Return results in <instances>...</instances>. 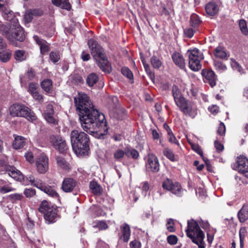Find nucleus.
<instances>
[{
    "label": "nucleus",
    "instance_id": "nucleus-1",
    "mask_svg": "<svg viewBox=\"0 0 248 248\" xmlns=\"http://www.w3.org/2000/svg\"><path fill=\"white\" fill-rule=\"evenodd\" d=\"M81 127L84 130L92 134H96L98 138H104L108 127L105 116L93 108L78 113Z\"/></svg>",
    "mask_w": 248,
    "mask_h": 248
},
{
    "label": "nucleus",
    "instance_id": "nucleus-2",
    "mask_svg": "<svg viewBox=\"0 0 248 248\" xmlns=\"http://www.w3.org/2000/svg\"><path fill=\"white\" fill-rule=\"evenodd\" d=\"M88 46L92 55L96 60L100 68L104 72H110V64L102 47L93 38L88 40Z\"/></svg>",
    "mask_w": 248,
    "mask_h": 248
},
{
    "label": "nucleus",
    "instance_id": "nucleus-3",
    "mask_svg": "<svg viewBox=\"0 0 248 248\" xmlns=\"http://www.w3.org/2000/svg\"><path fill=\"white\" fill-rule=\"evenodd\" d=\"M70 140L73 149L77 155L87 154L89 150L90 139L86 133L73 130L70 134Z\"/></svg>",
    "mask_w": 248,
    "mask_h": 248
},
{
    "label": "nucleus",
    "instance_id": "nucleus-4",
    "mask_svg": "<svg viewBox=\"0 0 248 248\" xmlns=\"http://www.w3.org/2000/svg\"><path fill=\"white\" fill-rule=\"evenodd\" d=\"M186 232L187 236L198 246L199 248H205L204 234L196 221L193 219L187 221Z\"/></svg>",
    "mask_w": 248,
    "mask_h": 248
},
{
    "label": "nucleus",
    "instance_id": "nucleus-5",
    "mask_svg": "<svg viewBox=\"0 0 248 248\" xmlns=\"http://www.w3.org/2000/svg\"><path fill=\"white\" fill-rule=\"evenodd\" d=\"M38 211L44 215V218L48 224L54 222L58 217L57 207L47 201H43Z\"/></svg>",
    "mask_w": 248,
    "mask_h": 248
},
{
    "label": "nucleus",
    "instance_id": "nucleus-6",
    "mask_svg": "<svg viewBox=\"0 0 248 248\" xmlns=\"http://www.w3.org/2000/svg\"><path fill=\"white\" fill-rule=\"evenodd\" d=\"M9 110L10 114L13 116L25 117L31 121L36 119L35 113L24 105L13 104L11 106Z\"/></svg>",
    "mask_w": 248,
    "mask_h": 248
},
{
    "label": "nucleus",
    "instance_id": "nucleus-7",
    "mask_svg": "<svg viewBox=\"0 0 248 248\" xmlns=\"http://www.w3.org/2000/svg\"><path fill=\"white\" fill-rule=\"evenodd\" d=\"M25 37L23 28L17 22L11 25L9 33L7 34V38L11 44L15 45L16 41L22 42L25 40Z\"/></svg>",
    "mask_w": 248,
    "mask_h": 248
},
{
    "label": "nucleus",
    "instance_id": "nucleus-8",
    "mask_svg": "<svg viewBox=\"0 0 248 248\" xmlns=\"http://www.w3.org/2000/svg\"><path fill=\"white\" fill-rule=\"evenodd\" d=\"M74 99L77 113L91 108L93 107L89 97L84 93H78V95L74 97Z\"/></svg>",
    "mask_w": 248,
    "mask_h": 248
},
{
    "label": "nucleus",
    "instance_id": "nucleus-9",
    "mask_svg": "<svg viewBox=\"0 0 248 248\" xmlns=\"http://www.w3.org/2000/svg\"><path fill=\"white\" fill-rule=\"evenodd\" d=\"M189 57V67L194 71H198L201 69L200 62L203 59V54L197 48L188 51Z\"/></svg>",
    "mask_w": 248,
    "mask_h": 248
},
{
    "label": "nucleus",
    "instance_id": "nucleus-10",
    "mask_svg": "<svg viewBox=\"0 0 248 248\" xmlns=\"http://www.w3.org/2000/svg\"><path fill=\"white\" fill-rule=\"evenodd\" d=\"M177 106L187 116L194 118L197 114L196 105L193 102L187 101L185 99Z\"/></svg>",
    "mask_w": 248,
    "mask_h": 248
},
{
    "label": "nucleus",
    "instance_id": "nucleus-11",
    "mask_svg": "<svg viewBox=\"0 0 248 248\" xmlns=\"http://www.w3.org/2000/svg\"><path fill=\"white\" fill-rule=\"evenodd\" d=\"M49 141L51 145L60 153H65L68 149L65 140L60 135H50L49 138Z\"/></svg>",
    "mask_w": 248,
    "mask_h": 248
},
{
    "label": "nucleus",
    "instance_id": "nucleus-12",
    "mask_svg": "<svg viewBox=\"0 0 248 248\" xmlns=\"http://www.w3.org/2000/svg\"><path fill=\"white\" fill-rule=\"evenodd\" d=\"M162 187L177 196L181 197L183 195V189L181 185L177 182H173L171 179H165L162 183Z\"/></svg>",
    "mask_w": 248,
    "mask_h": 248
},
{
    "label": "nucleus",
    "instance_id": "nucleus-13",
    "mask_svg": "<svg viewBox=\"0 0 248 248\" xmlns=\"http://www.w3.org/2000/svg\"><path fill=\"white\" fill-rule=\"evenodd\" d=\"M146 170L157 173L159 171L160 165L157 157L153 154H149L145 163Z\"/></svg>",
    "mask_w": 248,
    "mask_h": 248
},
{
    "label": "nucleus",
    "instance_id": "nucleus-14",
    "mask_svg": "<svg viewBox=\"0 0 248 248\" xmlns=\"http://www.w3.org/2000/svg\"><path fill=\"white\" fill-rule=\"evenodd\" d=\"M48 158L44 153L40 154L36 159L35 166L38 172L45 173L48 170Z\"/></svg>",
    "mask_w": 248,
    "mask_h": 248
},
{
    "label": "nucleus",
    "instance_id": "nucleus-15",
    "mask_svg": "<svg viewBox=\"0 0 248 248\" xmlns=\"http://www.w3.org/2000/svg\"><path fill=\"white\" fill-rule=\"evenodd\" d=\"M233 168L248 178V159L245 157L238 156L237 158L236 164L233 165Z\"/></svg>",
    "mask_w": 248,
    "mask_h": 248
},
{
    "label": "nucleus",
    "instance_id": "nucleus-16",
    "mask_svg": "<svg viewBox=\"0 0 248 248\" xmlns=\"http://www.w3.org/2000/svg\"><path fill=\"white\" fill-rule=\"evenodd\" d=\"M35 186L36 187L41 189L49 196L53 198L59 197L58 194L53 187L45 185L42 181H38Z\"/></svg>",
    "mask_w": 248,
    "mask_h": 248
},
{
    "label": "nucleus",
    "instance_id": "nucleus-17",
    "mask_svg": "<svg viewBox=\"0 0 248 248\" xmlns=\"http://www.w3.org/2000/svg\"><path fill=\"white\" fill-rule=\"evenodd\" d=\"M0 11L4 19L7 20H13L14 23H15L17 19L15 18L14 13L8 8L7 5H2L0 3Z\"/></svg>",
    "mask_w": 248,
    "mask_h": 248
},
{
    "label": "nucleus",
    "instance_id": "nucleus-18",
    "mask_svg": "<svg viewBox=\"0 0 248 248\" xmlns=\"http://www.w3.org/2000/svg\"><path fill=\"white\" fill-rule=\"evenodd\" d=\"M77 182L72 178H65L62 182V188L65 192H71L76 186Z\"/></svg>",
    "mask_w": 248,
    "mask_h": 248
},
{
    "label": "nucleus",
    "instance_id": "nucleus-19",
    "mask_svg": "<svg viewBox=\"0 0 248 248\" xmlns=\"http://www.w3.org/2000/svg\"><path fill=\"white\" fill-rule=\"evenodd\" d=\"M6 171L9 176L16 180L21 181L24 179V176L22 173L14 166L8 167Z\"/></svg>",
    "mask_w": 248,
    "mask_h": 248
},
{
    "label": "nucleus",
    "instance_id": "nucleus-20",
    "mask_svg": "<svg viewBox=\"0 0 248 248\" xmlns=\"http://www.w3.org/2000/svg\"><path fill=\"white\" fill-rule=\"evenodd\" d=\"M33 38L36 44L39 46L41 53L42 54H44L49 51V45L46 40L40 38L37 35H34Z\"/></svg>",
    "mask_w": 248,
    "mask_h": 248
},
{
    "label": "nucleus",
    "instance_id": "nucleus-21",
    "mask_svg": "<svg viewBox=\"0 0 248 248\" xmlns=\"http://www.w3.org/2000/svg\"><path fill=\"white\" fill-rule=\"evenodd\" d=\"M174 63L182 69H185L186 63L183 56L178 52H175L171 56Z\"/></svg>",
    "mask_w": 248,
    "mask_h": 248
},
{
    "label": "nucleus",
    "instance_id": "nucleus-22",
    "mask_svg": "<svg viewBox=\"0 0 248 248\" xmlns=\"http://www.w3.org/2000/svg\"><path fill=\"white\" fill-rule=\"evenodd\" d=\"M202 74L205 76L206 79L208 81L209 83L212 87H213L216 85L217 77L213 71L203 70Z\"/></svg>",
    "mask_w": 248,
    "mask_h": 248
},
{
    "label": "nucleus",
    "instance_id": "nucleus-23",
    "mask_svg": "<svg viewBox=\"0 0 248 248\" xmlns=\"http://www.w3.org/2000/svg\"><path fill=\"white\" fill-rule=\"evenodd\" d=\"M121 229L122 234L120 239L123 240L124 242H127L129 240L131 234L130 227L127 224L125 223L121 227Z\"/></svg>",
    "mask_w": 248,
    "mask_h": 248
},
{
    "label": "nucleus",
    "instance_id": "nucleus-24",
    "mask_svg": "<svg viewBox=\"0 0 248 248\" xmlns=\"http://www.w3.org/2000/svg\"><path fill=\"white\" fill-rule=\"evenodd\" d=\"M214 54L217 58L223 60H228V55L224 47L218 46L213 51Z\"/></svg>",
    "mask_w": 248,
    "mask_h": 248
},
{
    "label": "nucleus",
    "instance_id": "nucleus-25",
    "mask_svg": "<svg viewBox=\"0 0 248 248\" xmlns=\"http://www.w3.org/2000/svg\"><path fill=\"white\" fill-rule=\"evenodd\" d=\"M172 93L176 105H177L181 102H182V100H184L185 99L182 96L181 92L178 89V87L176 85H173L172 87Z\"/></svg>",
    "mask_w": 248,
    "mask_h": 248
},
{
    "label": "nucleus",
    "instance_id": "nucleus-26",
    "mask_svg": "<svg viewBox=\"0 0 248 248\" xmlns=\"http://www.w3.org/2000/svg\"><path fill=\"white\" fill-rule=\"evenodd\" d=\"M237 215L240 222L243 223L247 220L248 219V205H243Z\"/></svg>",
    "mask_w": 248,
    "mask_h": 248
},
{
    "label": "nucleus",
    "instance_id": "nucleus-27",
    "mask_svg": "<svg viewBox=\"0 0 248 248\" xmlns=\"http://www.w3.org/2000/svg\"><path fill=\"white\" fill-rule=\"evenodd\" d=\"M26 144V139L21 136H16L13 143V147L17 150L22 148Z\"/></svg>",
    "mask_w": 248,
    "mask_h": 248
},
{
    "label": "nucleus",
    "instance_id": "nucleus-28",
    "mask_svg": "<svg viewBox=\"0 0 248 248\" xmlns=\"http://www.w3.org/2000/svg\"><path fill=\"white\" fill-rule=\"evenodd\" d=\"M52 2L55 5L68 11L71 8V4L68 0H52Z\"/></svg>",
    "mask_w": 248,
    "mask_h": 248
},
{
    "label": "nucleus",
    "instance_id": "nucleus-29",
    "mask_svg": "<svg viewBox=\"0 0 248 248\" xmlns=\"http://www.w3.org/2000/svg\"><path fill=\"white\" fill-rule=\"evenodd\" d=\"M205 10L209 15L214 16L218 12V9L215 3L209 2L205 6Z\"/></svg>",
    "mask_w": 248,
    "mask_h": 248
},
{
    "label": "nucleus",
    "instance_id": "nucleus-30",
    "mask_svg": "<svg viewBox=\"0 0 248 248\" xmlns=\"http://www.w3.org/2000/svg\"><path fill=\"white\" fill-rule=\"evenodd\" d=\"M125 155L128 157H131L134 159H137L139 157V152L130 147H125Z\"/></svg>",
    "mask_w": 248,
    "mask_h": 248
},
{
    "label": "nucleus",
    "instance_id": "nucleus-31",
    "mask_svg": "<svg viewBox=\"0 0 248 248\" xmlns=\"http://www.w3.org/2000/svg\"><path fill=\"white\" fill-rule=\"evenodd\" d=\"M99 80V77L98 75L94 73L90 74L86 78V82L87 85L92 87Z\"/></svg>",
    "mask_w": 248,
    "mask_h": 248
},
{
    "label": "nucleus",
    "instance_id": "nucleus-32",
    "mask_svg": "<svg viewBox=\"0 0 248 248\" xmlns=\"http://www.w3.org/2000/svg\"><path fill=\"white\" fill-rule=\"evenodd\" d=\"M35 72L32 68L28 69L23 77L20 76V79L21 82L32 79L35 76Z\"/></svg>",
    "mask_w": 248,
    "mask_h": 248
},
{
    "label": "nucleus",
    "instance_id": "nucleus-33",
    "mask_svg": "<svg viewBox=\"0 0 248 248\" xmlns=\"http://www.w3.org/2000/svg\"><path fill=\"white\" fill-rule=\"evenodd\" d=\"M90 187L92 192L95 195H99L102 193V189L101 187L94 181H92L90 183Z\"/></svg>",
    "mask_w": 248,
    "mask_h": 248
},
{
    "label": "nucleus",
    "instance_id": "nucleus-34",
    "mask_svg": "<svg viewBox=\"0 0 248 248\" xmlns=\"http://www.w3.org/2000/svg\"><path fill=\"white\" fill-rule=\"evenodd\" d=\"M56 160L57 163L59 167L64 170L69 169V164L65 160L64 158L60 156H57L56 157Z\"/></svg>",
    "mask_w": 248,
    "mask_h": 248
},
{
    "label": "nucleus",
    "instance_id": "nucleus-35",
    "mask_svg": "<svg viewBox=\"0 0 248 248\" xmlns=\"http://www.w3.org/2000/svg\"><path fill=\"white\" fill-rule=\"evenodd\" d=\"M11 56V51L6 48L0 52V60L4 62H7L10 60Z\"/></svg>",
    "mask_w": 248,
    "mask_h": 248
},
{
    "label": "nucleus",
    "instance_id": "nucleus-36",
    "mask_svg": "<svg viewBox=\"0 0 248 248\" xmlns=\"http://www.w3.org/2000/svg\"><path fill=\"white\" fill-rule=\"evenodd\" d=\"M41 86L46 92H49L52 89V81L49 79H45L41 82Z\"/></svg>",
    "mask_w": 248,
    "mask_h": 248
},
{
    "label": "nucleus",
    "instance_id": "nucleus-37",
    "mask_svg": "<svg viewBox=\"0 0 248 248\" xmlns=\"http://www.w3.org/2000/svg\"><path fill=\"white\" fill-rule=\"evenodd\" d=\"M14 58L16 61L21 62L26 59L25 52L23 50H18L15 51Z\"/></svg>",
    "mask_w": 248,
    "mask_h": 248
},
{
    "label": "nucleus",
    "instance_id": "nucleus-38",
    "mask_svg": "<svg viewBox=\"0 0 248 248\" xmlns=\"http://www.w3.org/2000/svg\"><path fill=\"white\" fill-rule=\"evenodd\" d=\"M214 65L216 70L220 73L223 72L227 69L226 65L218 60H214Z\"/></svg>",
    "mask_w": 248,
    "mask_h": 248
},
{
    "label": "nucleus",
    "instance_id": "nucleus-39",
    "mask_svg": "<svg viewBox=\"0 0 248 248\" xmlns=\"http://www.w3.org/2000/svg\"><path fill=\"white\" fill-rule=\"evenodd\" d=\"M163 153V155L170 161L173 162L177 161L175 156L171 150L166 148L164 149Z\"/></svg>",
    "mask_w": 248,
    "mask_h": 248
},
{
    "label": "nucleus",
    "instance_id": "nucleus-40",
    "mask_svg": "<svg viewBox=\"0 0 248 248\" xmlns=\"http://www.w3.org/2000/svg\"><path fill=\"white\" fill-rule=\"evenodd\" d=\"M247 233V230L246 228L242 227L239 231V238H240V248H244V239Z\"/></svg>",
    "mask_w": 248,
    "mask_h": 248
},
{
    "label": "nucleus",
    "instance_id": "nucleus-41",
    "mask_svg": "<svg viewBox=\"0 0 248 248\" xmlns=\"http://www.w3.org/2000/svg\"><path fill=\"white\" fill-rule=\"evenodd\" d=\"M201 22V21L198 15L195 14L191 15L190 17V23L191 26L196 27Z\"/></svg>",
    "mask_w": 248,
    "mask_h": 248
},
{
    "label": "nucleus",
    "instance_id": "nucleus-42",
    "mask_svg": "<svg viewBox=\"0 0 248 248\" xmlns=\"http://www.w3.org/2000/svg\"><path fill=\"white\" fill-rule=\"evenodd\" d=\"M54 114L50 113H44V116L46 120L49 123L56 124H57V121L54 117Z\"/></svg>",
    "mask_w": 248,
    "mask_h": 248
},
{
    "label": "nucleus",
    "instance_id": "nucleus-43",
    "mask_svg": "<svg viewBox=\"0 0 248 248\" xmlns=\"http://www.w3.org/2000/svg\"><path fill=\"white\" fill-rule=\"evenodd\" d=\"M125 155V148L124 151L122 149H118L114 153V158L116 160H120Z\"/></svg>",
    "mask_w": 248,
    "mask_h": 248
},
{
    "label": "nucleus",
    "instance_id": "nucleus-44",
    "mask_svg": "<svg viewBox=\"0 0 248 248\" xmlns=\"http://www.w3.org/2000/svg\"><path fill=\"white\" fill-rule=\"evenodd\" d=\"M50 60L54 63L57 62L60 59V56L59 52L57 51H51L49 54Z\"/></svg>",
    "mask_w": 248,
    "mask_h": 248
},
{
    "label": "nucleus",
    "instance_id": "nucleus-45",
    "mask_svg": "<svg viewBox=\"0 0 248 248\" xmlns=\"http://www.w3.org/2000/svg\"><path fill=\"white\" fill-rule=\"evenodd\" d=\"M151 62L153 66L155 68H159L162 64L160 60L155 56H153L151 58Z\"/></svg>",
    "mask_w": 248,
    "mask_h": 248
},
{
    "label": "nucleus",
    "instance_id": "nucleus-46",
    "mask_svg": "<svg viewBox=\"0 0 248 248\" xmlns=\"http://www.w3.org/2000/svg\"><path fill=\"white\" fill-rule=\"evenodd\" d=\"M239 27L242 33L244 35H247L248 33V30L247 27L246 22L244 19H241L239 21Z\"/></svg>",
    "mask_w": 248,
    "mask_h": 248
},
{
    "label": "nucleus",
    "instance_id": "nucleus-47",
    "mask_svg": "<svg viewBox=\"0 0 248 248\" xmlns=\"http://www.w3.org/2000/svg\"><path fill=\"white\" fill-rule=\"evenodd\" d=\"M122 73L128 79H131L133 78L132 72L127 67H124L122 68Z\"/></svg>",
    "mask_w": 248,
    "mask_h": 248
},
{
    "label": "nucleus",
    "instance_id": "nucleus-48",
    "mask_svg": "<svg viewBox=\"0 0 248 248\" xmlns=\"http://www.w3.org/2000/svg\"><path fill=\"white\" fill-rule=\"evenodd\" d=\"M10 32V27L8 26L3 24L1 22H0V33L2 35H5L7 38V34L9 33Z\"/></svg>",
    "mask_w": 248,
    "mask_h": 248
},
{
    "label": "nucleus",
    "instance_id": "nucleus-49",
    "mask_svg": "<svg viewBox=\"0 0 248 248\" xmlns=\"http://www.w3.org/2000/svg\"><path fill=\"white\" fill-rule=\"evenodd\" d=\"M16 189L14 188H13L8 185H5L1 186L0 188V193L1 194H5L6 193L14 191Z\"/></svg>",
    "mask_w": 248,
    "mask_h": 248
},
{
    "label": "nucleus",
    "instance_id": "nucleus-50",
    "mask_svg": "<svg viewBox=\"0 0 248 248\" xmlns=\"http://www.w3.org/2000/svg\"><path fill=\"white\" fill-rule=\"evenodd\" d=\"M9 197L13 202H15L17 201L21 200V199L23 198V196L21 194L15 193L13 194L10 195Z\"/></svg>",
    "mask_w": 248,
    "mask_h": 248
},
{
    "label": "nucleus",
    "instance_id": "nucleus-51",
    "mask_svg": "<svg viewBox=\"0 0 248 248\" xmlns=\"http://www.w3.org/2000/svg\"><path fill=\"white\" fill-rule=\"evenodd\" d=\"M24 193L27 198H31L34 196L36 194L35 190L32 188H26L24 190Z\"/></svg>",
    "mask_w": 248,
    "mask_h": 248
},
{
    "label": "nucleus",
    "instance_id": "nucleus-52",
    "mask_svg": "<svg viewBox=\"0 0 248 248\" xmlns=\"http://www.w3.org/2000/svg\"><path fill=\"white\" fill-rule=\"evenodd\" d=\"M231 64L232 68L239 72H241L242 67L240 65L233 59H231Z\"/></svg>",
    "mask_w": 248,
    "mask_h": 248
},
{
    "label": "nucleus",
    "instance_id": "nucleus-53",
    "mask_svg": "<svg viewBox=\"0 0 248 248\" xmlns=\"http://www.w3.org/2000/svg\"><path fill=\"white\" fill-rule=\"evenodd\" d=\"M38 86L36 84L31 82L29 84L28 91L30 93L31 95L37 92Z\"/></svg>",
    "mask_w": 248,
    "mask_h": 248
},
{
    "label": "nucleus",
    "instance_id": "nucleus-54",
    "mask_svg": "<svg viewBox=\"0 0 248 248\" xmlns=\"http://www.w3.org/2000/svg\"><path fill=\"white\" fill-rule=\"evenodd\" d=\"M95 227L99 228L100 230H106L108 228V226L104 221H99L96 223Z\"/></svg>",
    "mask_w": 248,
    "mask_h": 248
},
{
    "label": "nucleus",
    "instance_id": "nucleus-55",
    "mask_svg": "<svg viewBox=\"0 0 248 248\" xmlns=\"http://www.w3.org/2000/svg\"><path fill=\"white\" fill-rule=\"evenodd\" d=\"M177 237L174 235H170L167 237V241L169 244L174 245L177 242Z\"/></svg>",
    "mask_w": 248,
    "mask_h": 248
},
{
    "label": "nucleus",
    "instance_id": "nucleus-56",
    "mask_svg": "<svg viewBox=\"0 0 248 248\" xmlns=\"http://www.w3.org/2000/svg\"><path fill=\"white\" fill-rule=\"evenodd\" d=\"M168 135L169 140L170 142L172 143H174L176 145H179V142L178 140H176V138L173 135L171 131H168Z\"/></svg>",
    "mask_w": 248,
    "mask_h": 248
},
{
    "label": "nucleus",
    "instance_id": "nucleus-57",
    "mask_svg": "<svg viewBox=\"0 0 248 248\" xmlns=\"http://www.w3.org/2000/svg\"><path fill=\"white\" fill-rule=\"evenodd\" d=\"M27 161L30 163H33L34 161L33 154L31 152H27L24 155Z\"/></svg>",
    "mask_w": 248,
    "mask_h": 248
},
{
    "label": "nucleus",
    "instance_id": "nucleus-58",
    "mask_svg": "<svg viewBox=\"0 0 248 248\" xmlns=\"http://www.w3.org/2000/svg\"><path fill=\"white\" fill-rule=\"evenodd\" d=\"M225 131H226V128H225V124H224L223 123L221 122L219 125V127H218V128L217 130V133L219 135L222 136V135H224Z\"/></svg>",
    "mask_w": 248,
    "mask_h": 248
},
{
    "label": "nucleus",
    "instance_id": "nucleus-59",
    "mask_svg": "<svg viewBox=\"0 0 248 248\" xmlns=\"http://www.w3.org/2000/svg\"><path fill=\"white\" fill-rule=\"evenodd\" d=\"M215 147L218 152H222L224 150V146L218 140H215L214 142Z\"/></svg>",
    "mask_w": 248,
    "mask_h": 248
},
{
    "label": "nucleus",
    "instance_id": "nucleus-60",
    "mask_svg": "<svg viewBox=\"0 0 248 248\" xmlns=\"http://www.w3.org/2000/svg\"><path fill=\"white\" fill-rule=\"evenodd\" d=\"M33 15L30 11L27 10L25 15V19L27 22H30L33 18Z\"/></svg>",
    "mask_w": 248,
    "mask_h": 248
},
{
    "label": "nucleus",
    "instance_id": "nucleus-61",
    "mask_svg": "<svg viewBox=\"0 0 248 248\" xmlns=\"http://www.w3.org/2000/svg\"><path fill=\"white\" fill-rule=\"evenodd\" d=\"M129 246L130 248H141V244L140 242L137 240H134L131 241Z\"/></svg>",
    "mask_w": 248,
    "mask_h": 248
},
{
    "label": "nucleus",
    "instance_id": "nucleus-62",
    "mask_svg": "<svg viewBox=\"0 0 248 248\" xmlns=\"http://www.w3.org/2000/svg\"><path fill=\"white\" fill-rule=\"evenodd\" d=\"M33 16H41L43 15V12L42 10L37 9L29 10Z\"/></svg>",
    "mask_w": 248,
    "mask_h": 248
},
{
    "label": "nucleus",
    "instance_id": "nucleus-63",
    "mask_svg": "<svg viewBox=\"0 0 248 248\" xmlns=\"http://www.w3.org/2000/svg\"><path fill=\"white\" fill-rule=\"evenodd\" d=\"M192 149L195 151L197 153L200 155L201 156H203V152L202 149L199 147V145L195 144L192 146Z\"/></svg>",
    "mask_w": 248,
    "mask_h": 248
},
{
    "label": "nucleus",
    "instance_id": "nucleus-64",
    "mask_svg": "<svg viewBox=\"0 0 248 248\" xmlns=\"http://www.w3.org/2000/svg\"><path fill=\"white\" fill-rule=\"evenodd\" d=\"M184 33L186 37L191 38L194 35V31L191 28L186 29L184 30Z\"/></svg>",
    "mask_w": 248,
    "mask_h": 248
}]
</instances>
